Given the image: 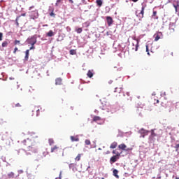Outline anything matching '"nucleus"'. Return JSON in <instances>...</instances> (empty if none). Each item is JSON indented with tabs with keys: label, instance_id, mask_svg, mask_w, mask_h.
Segmentation results:
<instances>
[{
	"label": "nucleus",
	"instance_id": "1",
	"mask_svg": "<svg viewBox=\"0 0 179 179\" xmlns=\"http://www.w3.org/2000/svg\"><path fill=\"white\" fill-rule=\"evenodd\" d=\"M22 145L25 146L28 152H32V153H36L37 152V146H36L31 138H28L22 141Z\"/></svg>",
	"mask_w": 179,
	"mask_h": 179
},
{
	"label": "nucleus",
	"instance_id": "2",
	"mask_svg": "<svg viewBox=\"0 0 179 179\" xmlns=\"http://www.w3.org/2000/svg\"><path fill=\"white\" fill-rule=\"evenodd\" d=\"M138 47H139V41H132L131 43L129 44V50L131 51H138Z\"/></svg>",
	"mask_w": 179,
	"mask_h": 179
},
{
	"label": "nucleus",
	"instance_id": "3",
	"mask_svg": "<svg viewBox=\"0 0 179 179\" xmlns=\"http://www.w3.org/2000/svg\"><path fill=\"white\" fill-rule=\"evenodd\" d=\"M40 111L41 113H44L45 110L40 106H35L32 110V113H36V116L38 117V115H40Z\"/></svg>",
	"mask_w": 179,
	"mask_h": 179
},
{
	"label": "nucleus",
	"instance_id": "4",
	"mask_svg": "<svg viewBox=\"0 0 179 179\" xmlns=\"http://www.w3.org/2000/svg\"><path fill=\"white\" fill-rule=\"evenodd\" d=\"M121 156V153L117 152L115 155H113L112 157L110 159V164H113V163H115L117 160L120 159V157Z\"/></svg>",
	"mask_w": 179,
	"mask_h": 179
},
{
	"label": "nucleus",
	"instance_id": "5",
	"mask_svg": "<svg viewBox=\"0 0 179 179\" xmlns=\"http://www.w3.org/2000/svg\"><path fill=\"white\" fill-rule=\"evenodd\" d=\"M145 8H146V5L143 6L141 8V11L137 15L138 12H136V16L140 17V19H143V15L145 13Z\"/></svg>",
	"mask_w": 179,
	"mask_h": 179
},
{
	"label": "nucleus",
	"instance_id": "6",
	"mask_svg": "<svg viewBox=\"0 0 179 179\" xmlns=\"http://www.w3.org/2000/svg\"><path fill=\"white\" fill-rule=\"evenodd\" d=\"M118 149H121L122 150H125V152H129V150H132V148H127V145L124 143L119 145Z\"/></svg>",
	"mask_w": 179,
	"mask_h": 179
},
{
	"label": "nucleus",
	"instance_id": "7",
	"mask_svg": "<svg viewBox=\"0 0 179 179\" xmlns=\"http://www.w3.org/2000/svg\"><path fill=\"white\" fill-rule=\"evenodd\" d=\"M27 43L28 44H31V45H34V44L37 43V39L34 36H33L30 38H28Z\"/></svg>",
	"mask_w": 179,
	"mask_h": 179
},
{
	"label": "nucleus",
	"instance_id": "8",
	"mask_svg": "<svg viewBox=\"0 0 179 179\" xmlns=\"http://www.w3.org/2000/svg\"><path fill=\"white\" fill-rule=\"evenodd\" d=\"M171 148H174L175 151L177 152L178 153H179V143H178V141H176V143H175V145H171Z\"/></svg>",
	"mask_w": 179,
	"mask_h": 179
},
{
	"label": "nucleus",
	"instance_id": "9",
	"mask_svg": "<svg viewBox=\"0 0 179 179\" xmlns=\"http://www.w3.org/2000/svg\"><path fill=\"white\" fill-rule=\"evenodd\" d=\"M106 22H107L108 26H111V24H113V17H111L110 16H107Z\"/></svg>",
	"mask_w": 179,
	"mask_h": 179
},
{
	"label": "nucleus",
	"instance_id": "10",
	"mask_svg": "<svg viewBox=\"0 0 179 179\" xmlns=\"http://www.w3.org/2000/svg\"><path fill=\"white\" fill-rule=\"evenodd\" d=\"M162 36V32H158L154 35L155 41H159L160 40V36Z\"/></svg>",
	"mask_w": 179,
	"mask_h": 179
},
{
	"label": "nucleus",
	"instance_id": "11",
	"mask_svg": "<svg viewBox=\"0 0 179 179\" xmlns=\"http://www.w3.org/2000/svg\"><path fill=\"white\" fill-rule=\"evenodd\" d=\"M59 150V146L55 145L54 147L51 148L50 152L51 153H54L55 152H58Z\"/></svg>",
	"mask_w": 179,
	"mask_h": 179
},
{
	"label": "nucleus",
	"instance_id": "12",
	"mask_svg": "<svg viewBox=\"0 0 179 179\" xmlns=\"http://www.w3.org/2000/svg\"><path fill=\"white\" fill-rule=\"evenodd\" d=\"M139 134H141V135H148V134H149V131L145 130V129H141L139 130Z\"/></svg>",
	"mask_w": 179,
	"mask_h": 179
},
{
	"label": "nucleus",
	"instance_id": "13",
	"mask_svg": "<svg viewBox=\"0 0 179 179\" xmlns=\"http://www.w3.org/2000/svg\"><path fill=\"white\" fill-rule=\"evenodd\" d=\"M155 136H157V134H156V133H155V130H151V135L150 136V141H153L154 138Z\"/></svg>",
	"mask_w": 179,
	"mask_h": 179
},
{
	"label": "nucleus",
	"instance_id": "14",
	"mask_svg": "<svg viewBox=\"0 0 179 179\" xmlns=\"http://www.w3.org/2000/svg\"><path fill=\"white\" fill-rule=\"evenodd\" d=\"M93 75H94V71L93 70H89L87 73V76H88V78H93Z\"/></svg>",
	"mask_w": 179,
	"mask_h": 179
},
{
	"label": "nucleus",
	"instance_id": "15",
	"mask_svg": "<svg viewBox=\"0 0 179 179\" xmlns=\"http://www.w3.org/2000/svg\"><path fill=\"white\" fill-rule=\"evenodd\" d=\"M30 55V50H27L25 51L24 61H29V55Z\"/></svg>",
	"mask_w": 179,
	"mask_h": 179
},
{
	"label": "nucleus",
	"instance_id": "16",
	"mask_svg": "<svg viewBox=\"0 0 179 179\" xmlns=\"http://www.w3.org/2000/svg\"><path fill=\"white\" fill-rule=\"evenodd\" d=\"M70 139L71 142H79V138L78 136H71Z\"/></svg>",
	"mask_w": 179,
	"mask_h": 179
},
{
	"label": "nucleus",
	"instance_id": "17",
	"mask_svg": "<svg viewBox=\"0 0 179 179\" xmlns=\"http://www.w3.org/2000/svg\"><path fill=\"white\" fill-rule=\"evenodd\" d=\"M55 85H62V78H58L55 80Z\"/></svg>",
	"mask_w": 179,
	"mask_h": 179
},
{
	"label": "nucleus",
	"instance_id": "18",
	"mask_svg": "<svg viewBox=\"0 0 179 179\" xmlns=\"http://www.w3.org/2000/svg\"><path fill=\"white\" fill-rule=\"evenodd\" d=\"M97 121H101V117L100 116H94L92 119L93 122H97Z\"/></svg>",
	"mask_w": 179,
	"mask_h": 179
},
{
	"label": "nucleus",
	"instance_id": "19",
	"mask_svg": "<svg viewBox=\"0 0 179 179\" xmlns=\"http://www.w3.org/2000/svg\"><path fill=\"white\" fill-rule=\"evenodd\" d=\"M115 93H122V87H115V90H114Z\"/></svg>",
	"mask_w": 179,
	"mask_h": 179
},
{
	"label": "nucleus",
	"instance_id": "20",
	"mask_svg": "<svg viewBox=\"0 0 179 179\" xmlns=\"http://www.w3.org/2000/svg\"><path fill=\"white\" fill-rule=\"evenodd\" d=\"M118 145V143L117 142H113L111 143L110 148V149H115V148H117V146Z\"/></svg>",
	"mask_w": 179,
	"mask_h": 179
},
{
	"label": "nucleus",
	"instance_id": "21",
	"mask_svg": "<svg viewBox=\"0 0 179 179\" xmlns=\"http://www.w3.org/2000/svg\"><path fill=\"white\" fill-rule=\"evenodd\" d=\"M113 176L117 178H120V176H118V170L117 169L113 170Z\"/></svg>",
	"mask_w": 179,
	"mask_h": 179
},
{
	"label": "nucleus",
	"instance_id": "22",
	"mask_svg": "<svg viewBox=\"0 0 179 179\" xmlns=\"http://www.w3.org/2000/svg\"><path fill=\"white\" fill-rule=\"evenodd\" d=\"M46 35L48 36V37H52V36H54V31H52V30H50L48 31V33H47Z\"/></svg>",
	"mask_w": 179,
	"mask_h": 179
},
{
	"label": "nucleus",
	"instance_id": "23",
	"mask_svg": "<svg viewBox=\"0 0 179 179\" xmlns=\"http://www.w3.org/2000/svg\"><path fill=\"white\" fill-rule=\"evenodd\" d=\"M8 178H15V173L10 172L8 174Z\"/></svg>",
	"mask_w": 179,
	"mask_h": 179
},
{
	"label": "nucleus",
	"instance_id": "24",
	"mask_svg": "<svg viewBox=\"0 0 179 179\" xmlns=\"http://www.w3.org/2000/svg\"><path fill=\"white\" fill-rule=\"evenodd\" d=\"M69 53L70 55H76V50L72 49L69 51Z\"/></svg>",
	"mask_w": 179,
	"mask_h": 179
},
{
	"label": "nucleus",
	"instance_id": "25",
	"mask_svg": "<svg viewBox=\"0 0 179 179\" xmlns=\"http://www.w3.org/2000/svg\"><path fill=\"white\" fill-rule=\"evenodd\" d=\"M96 3L98 6H101L103 5V1L101 0H96Z\"/></svg>",
	"mask_w": 179,
	"mask_h": 179
},
{
	"label": "nucleus",
	"instance_id": "26",
	"mask_svg": "<svg viewBox=\"0 0 179 179\" xmlns=\"http://www.w3.org/2000/svg\"><path fill=\"white\" fill-rule=\"evenodd\" d=\"M80 157H82V154H78L75 158L76 162H79L80 160Z\"/></svg>",
	"mask_w": 179,
	"mask_h": 179
},
{
	"label": "nucleus",
	"instance_id": "27",
	"mask_svg": "<svg viewBox=\"0 0 179 179\" xmlns=\"http://www.w3.org/2000/svg\"><path fill=\"white\" fill-rule=\"evenodd\" d=\"M76 33H78V34H80V33H82V31H83V29L82 28H76Z\"/></svg>",
	"mask_w": 179,
	"mask_h": 179
},
{
	"label": "nucleus",
	"instance_id": "28",
	"mask_svg": "<svg viewBox=\"0 0 179 179\" xmlns=\"http://www.w3.org/2000/svg\"><path fill=\"white\" fill-rule=\"evenodd\" d=\"M173 8H175L176 12H178L179 10V4H173Z\"/></svg>",
	"mask_w": 179,
	"mask_h": 179
},
{
	"label": "nucleus",
	"instance_id": "29",
	"mask_svg": "<svg viewBox=\"0 0 179 179\" xmlns=\"http://www.w3.org/2000/svg\"><path fill=\"white\" fill-rule=\"evenodd\" d=\"M48 142H49L50 146H52V145H54V139L49 138Z\"/></svg>",
	"mask_w": 179,
	"mask_h": 179
},
{
	"label": "nucleus",
	"instance_id": "30",
	"mask_svg": "<svg viewBox=\"0 0 179 179\" xmlns=\"http://www.w3.org/2000/svg\"><path fill=\"white\" fill-rule=\"evenodd\" d=\"M2 47H8V41H5L1 44Z\"/></svg>",
	"mask_w": 179,
	"mask_h": 179
},
{
	"label": "nucleus",
	"instance_id": "31",
	"mask_svg": "<svg viewBox=\"0 0 179 179\" xmlns=\"http://www.w3.org/2000/svg\"><path fill=\"white\" fill-rule=\"evenodd\" d=\"M16 107H22V105L19 103L13 105V108H15Z\"/></svg>",
	"mask_w": 179,
	"mask_h": 179
},
{
	"label": "nucleus",
	"instance_id": "32",
	"mask_svg": "<svg viewBox=\"0 0 179 179\" xmlns=\"http://www.w3.org/2000/svg\"><path fill=\"white\" fill-rule=\"evenodd\" d=\"M50 16L52 17H55V13H54V10H52V12L50 13Z\"/></svg>",
	"mask_w": 179,
	"mask_h": 179
},
{
	"label": "nucleus",
	"instance_id": "33",
	"mask_svg": "<svg viewBox=\"0 0 179 179\" xmlns=\"http://www.w3.org/2000/svg\"><path fill=\"white\" fill-rule=\"evenodd\" d=\"M146 52H148V55H150V53L149 52V45H146Z\"/></svg>",
	"mask_w": 179,
	"mask_h": 179
},
{
	"label": "nucleus",
	"instance_id": "34",
	"mask_svg": "<svg viewBox=\"0 0 179 179\" xmlns=\"http://www.w3.org/2000/svg\"><path fill=\"white\" fill-rule=\"evenodd\" d=\"M85 145H90L91 143L90 140H88V139L85 140Z\"/></svg>",
	"mask_w": 179,
	"mask_h": 179
},
{
	"label": "nucleus",
	"instance_id": "35",
	"mask_svg": "<svg viewBox=\"0 0 179 179\" xmlns=\"http://www.w3.org/2000/svg\"><path fill=\"white\" fill-rule=\"evenodd\" d=\"M14 44H15V45H17V44H20V41L15 40L14 41Z\"/></svg>",
	"mask_w": 179,
	"mask_h": 179
},
{
	"label": "nucleus",
	"instance_id": "36",
	"mask_svg": "<svg viewBox=\"0 0 179 179\" xmlns=\"http://www.w3.org/2000/svg\"><path fill=\"white\" fill-rule=\"evenodd\" d=\"M3 37V34H2V32H0V41H2Z\"/></svg>",
	"mask_w": 179,
	"mask_h": 179
},
{
	"label": "nucleus",
	"instance_id": "37",
	"mask_svg": "<svg viewBox=\"0 0 179 179\" xmlns=\"http://www.w3.org/2000/svg\"><path fill=\"white\" fill-rule=\"evenodd\" d=\"M133 41H139V39L136 38V36H133Z\"/></svg>",
	"mask_w": 179,
	"mask_h": 179
},
{
	"label": "nucleus",
	"instance_id": "38",
	"mask_svg": "<svg viewBox=\"0 0 179 179\" xmlns=\"http://www.w3.org/2000/svg\"><path fill=\"white\" fill-rule=\"evenodd\" d=\"M17 48H15L14 51H13V54H16V52L17 51Z\"/></svg>",
	"mask_w": 179,
	"mask_h": 179
},
{
	"label": "nucleus",
	"instance_id": "39",
	"mask_svg": "<svg viewBox=\"0 0 179 179\" xmlns=\"http://www.w3.org/2000/svg\"><path fill=\"white\" fill-rule=\"evenodd\" d=\"M157 13V12L153 11V16H156Z\"/></svg>",
	"mask_w": 179,
	"mask_h": 179
},
{
	"label": "nucleus",
	"instance_id": "40",
	"mask_svg": "<svg viewBox=\"0 0 179 179\" xmlns=\"http://www.w3.org/2000/svg\"><path fill=\"white\" fill-rule=\"evenodd\" d=\"M19 20V17H17V18H16V22H17V24H19V22H17V20Z\"/></svg>",
	"mask_w": 179,
	"mask_h": 179
},
{
	"label": "nucleus",
	"instance_id": "41",
	"mask_svg": "<svg viewBox=\"0 0 179 179\" xmlns=\"http://www.w3.org/2000/svg\"><path fill=\"white\" fill-rule=\"evenodd\" d=\"M112 153H113V155H117L115 150L112 152Z\"/></svg>",
	"mask_w": 179,
	"mask_h": 179
},
{
	"label": "nucleus",
	"instance_id": "42",
	"mask_svg": "<svg viewBox=\"0 0 179 179\" xmlns=\"http://www.w3.org/2000/svg\"><path fill=\"white\" fill-rule=\"evenodd\" d=\"M69 1L70 2V3H73V0H69Z\"/></svg>",
	"mask_w": 179,
	"mask_h": 179
},
{
	"label": "nucleus",
	"instance_id": "43",
	"mask_svg": "<svg viewBox=\"0 0 179 179\" xmlns=\"http://www.w3.org/2000/svg\"><path fill=\"white\" fill-rule=\"evenodd\" d=\"M33 8H34V6L29 7V10H31L33 9Z\"/></svg>",
	"mask_w": 179,
	"mask_h": 179
},
{
	"label": "nucleus",
	"instance_id": "44",
	"mask_svg": "<svg viewBox=\"0 0 179 179\" xmlns=\"http://www.w3.org/2000/svg\"><path fill=\"white\" fill-rule=\"evenodd\" d=\"M62 0H57V3H59Z\"/></svg>",
	"mask_w": 179,
	"mask_h": 179
},
{
	"label": "nucleus",
	"instance_id": "45",
	"mask_svg": "<svg viewBox=\"0 0 179 179\" xmlns=\"http://www.w3.org/2000/svg\"><path fill=\"white\" fill-rule=\"evenodd\" d=\"M155 101H156V102H155V104H156V103H159V99H156Z\"/></svg>",
	"mask_w": 179,
	"mask_h": 179
},
{
	"label": "nucleus",
	"instance_id": "46",
	"mask_svg": "<svg viewBox=\"0 0 179 179\" xmlns=\"http://www.w3.org/2000/svg\"><path fill=\"white\" fill-rule=\"evenodd\" d=\"M142 138H145V136H146V134H141Z\"/></svg>",
	"mask_w": 179,
	"mask_h": 179
},
{
	"label": "nucleus",
	"instance_id": "47",
	"mask_svg": "<svg viewBox=\"0 0 179 179\" xmlns=\"http://www.w3.org/2000/svg\"><path fill=\"white\" fill-rule=\"evenodd\" d=\"M20 16H26V13H22Z\"/></svg>",
	"mask_w": 179,
	"mask_h": 179
},
{
	"label": "nucleus",
	"instance_id": "48",
	"mask_svg": "<svg viewBox=\"0 0 179 179\" xmlns=\"http://www.w3.org/2000/svg\"><path fill=\"white\" fill-rule=\"evenodd\" d=\"M33 48H34V45H32V46L29 48V50H33Z\"/></svg>",
	"mask_w": 179,
	"mask_h": 179
},
{
	"label": "nucleus",
	"instance_id": "49",
	"mask_svg": "<svg viewBox=\"0 0 179 179\" xmlns=\"http://www.w3.org/2000/svg\"><path fill=\"white\" fill-rule=\"evenodd\" d=\"M138 0H132L133 2H138Z\"/></svg>",
	"mask_w": 179,
	"mask_h": 179
},
{
	"label": "nucleus",
	"instance_id": "50",
	"mask_svg": "<svg viewBox=\"0 0 179 179\" xmlns=\"http://www.w3.org/2000/svg\"><path fill=\"white\" fill-rule=\"evenodd\" d=\"M19 172H20V173H23V171L21 170V171H19Z\"/></svg>",
	"mask_w": 179,
	"mask_h": 179
},
{
	"label": "nucleus",
	"instance_id": "51",
	"mask_svg": "<svg viewBox=\"0 0 179 179\" xmlns=\"http://www.w3.org/2000/svg\"><path fill=\"white\" fill-rule=\"evenodd\" d=\"M98 150H101V148H99Z\"/></svg>",
	"mask_w": 179,
	"mask_h": 179
},
{
	"label": "nucleus",
	"instance_id": "52",
	"mask_svg": "<svg viewBox=\"0 0 179 179\" xmlns=\"http://www.w3.org/2000/svg\"><path fill=\"white\" fill-rule=\"evenodd\" d=\"M127 95L129 96V93H127Z\"/></svg>",
	"mask_w": 179,
	"mask_h": 179
},
{
	"label": "nucleus",
	"instance_id": "53",
	"mask_svg": "<svg viewBox=\"0 0 179 179\" xmlns=\"http://www.w3.org/2000/svg\"><path fill=\"white\" fill-rule=\"evenodd\" d=\"M176 179H179V178H176Z\"/></svg>",
	"mask_w": 179,
	"mask_h": 179
},
{
	"label": "nucleus",
	"instance_id": "54",
	"mask_svg": "<svg viewBox=\"0 0 179 179\" xmlns=\"http://www.w3.org/2000/svg\"><path fill=\"white\" fill-rule=\"evenodd\" d=\"M0 50H1V45H0Z\"/></svg>",
	"mask_w": 179,
	"mask_h": 179
}]
</instances>
